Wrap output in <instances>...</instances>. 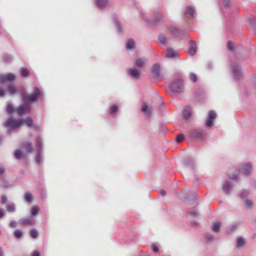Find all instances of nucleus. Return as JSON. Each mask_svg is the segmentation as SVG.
I'll list each match as a JSON object with an SVG mask.
<instances>
[{"instance_id": "obj_45", "label": "nucleus", "mask_w": 256, "mask_h": 256, "mask_svg": "<svg viewBox=\"0 0 256 256\" xmlns=\"http://www.w3.org/2000/svg\"><path fill=\"white\" fill-rule=\"evenodd\" d=\"M214 238V236L212 234L207 233L206 234V239L207 242L212 241Z\"/></svg>"}, {"instance_id": "obj_22", "label": "nucleus", "mask_w": 256, "mask_h": 256, "mask_svg": "<svg viewBox=\"0 0 256 256\" xmlns=\"http://www.w3.org/2000/svg\"><path fill=\"white\" fill-rule=\"evenodd\" d=\"M195 12V8L192 6H188L186 8V10L184 13L185 16L189 15L190 17H194V13Z\"/></svg>"}, {"instance_id": "obj_56", "label": "nucleus", "mask_w": 256, "mask_h": 256, "mask_svg": "<svg viewBox=\"0 0 256 256\" xmlns=\"http://www.w3.org/2000/svg\"><path fill=\"white\" fill-rule=\"evenodd\" d=\"M228 48L230 50H232V49H233V46H232V42L230 41H228Z\"/></svg>"}, {"instance_id": "obj_32", "label": "nucleus", "mask_w": 256, "mask_h": 256, "mask_svg": "<svg viewBox=\"0 0 256 256\" xmlns=\"http://www.w3.org/2000/svg\"><path fill=\"white\" fill-rule=\"evenodd\" d=\"M245 242V240L242 236H239L236 239V246L238 248L242 246Z\"/></svg>"}, {"instance_id": "obj_33", "label": "nucleus", "mask_w": 256, "mask_h": 256, "mask_svg": "<svg viewBox=\"0 0 256 256\" xmlns=\"http://www.w3.org/2000/svg\"><path fill=\"white\" fill-rule=\"evenodd\" d=\"M33 199L32 195L29 192H26L24 194V200L28 202H30Z\"/></svg>"}, {"instance_id": "obj_28", "label": "nucleus", "mask_w": 256, "mask_h": 256, "mask_svg": "<svg viewBox=\"0 0 256 256\" xmlns=\"http://www.w3.org/2000/svg\"><path fill=\"white\" fill-rule=\"evenodd\" d=\"M16 110L14 108L12 102L10 101L7 102L6 111L8 114H11L13 112Z\"/></svg>"}, {"instance_id": "obj_62", "label": "nucleus", "mask_w": 256, "mask_h": 256, "mask_svg": "<svg viewBox=\"0 0 256 256\" xmlns=\"http://www.w3.org/2000/svg\"><path fill=\"white\" fill-rule=\"evenodd\" d=\"M0 256H4V250L1 246H0Z\"/></svg>"}, {"instance_id": "obj_48", "label": "nucleus", "mask_w": 256, "mask_h": 256, "mask_svg": "<svg viewBox=\"0 0 256 256\" xmlns=\"http://www.w3.org/2000/svg\"><path fill=\"white\" fill-rule=\"evenodd\" d=\"M0 198H1V200H0V203L2 204H5L6 202L8 201V198L6 195L2 196L0 197Z\"/></svg>"}, {"instance_id": "obj_54", "label": "nucleus", "mask_w": 256, "mask_h": 256, "mask_svg": "<svg viewBox=\"0 0 256 256\" xmlns=\"http://www.w3.org/2000/svg\"><path fill=\"white\" fill-rule=\"evenodd\" d=\"M152 250L154 252H158L159 250H158V248L156 244H152Z\"/></svg>"}, {"instance_id": "obj_16", "label": "nucleus", "mask_w": 256, "mask_h": 256, "mask_svg": "<svg viewBox=\"0 0 256 256\" xmlns=\"http://www.w3.org/2000/svg\"><path fill=\"white\" fill-rule=\"evenodd\" d=\"M194 162L192 158H184L182 162V164L188 168H190L191 169H193L194 166Z\"/></svg>"}, {"instance_id": "obj_23", "label": "nucleus", "mask_w": 256, "mask_h": 256, "mask_svg": "<svg viewBox=\"0 0 256 256\" xmlns=\"http://www.w3.org/2000/svg\"><path fill=\"white\" fill-rule=\"evenodd\" d=\"M3 61L5 63H10L13 60V56L8 54H4L2 56Z\"/></svg>"}, {"instance_id": "obj_61", "label": "nucleus", "mask_w": 256, "mask_h": 256, "mask_svg": "<svg viewBox=\"0 0 256 256\" xmlns=\"http://www.w3.org/2000/svg\"><path fill=\"white\" fill-rule=\"evenodd\" d=\"M160 195L162 196H164L166 194V192L164 190H161L160 191Z\"/></svg>"}, {"instance_id": "obj_60", "label": "nucleus", "mask_w": 256, "mask_h": 256, "mask_svg": "<svg viewBox=\"0 0 256 256\" xmlns=\"http://www.w3.org/2000/svg\"><path fill=\"white\" fill-rule=\"evenodd\" d=\"M6 92H4L2 90L0 89V96L2 97V96H4V95L5 94Z\"/></svg>"}, {"instance_id": "obj_50", "label": "nucleus", "mask_w": 256, "mask_h": 256, "mask_svg": "<svg viewBox=\"0 0 256 256\" xmlns=\"http://www.w3.org/2000/svg\"><path fill=\"white\" fill-rule=\"evenodd\" d=\"M245 204L248 208H250L252 206V202L251 200L247 199L245 201Z\"/></svg>"}, {"instance_id": "obj_64", "label": "nucleus", "mask_w": 256, "mask_h": 256, "mask_svg": "<svg viewBox=\"0 0 256 256\" xmlns=\"http://www.w3.org/2000/svg\"><path fill=\"white\" fill-rule=\"evenodd\" d=\"M2 140V136H0V142H1Z\"/></svg>"}, {"instance_id": "obj_35", "label": "nucleus", "mask_w": 256, "mask_h": 256, "mask_svg": "<svg viewBox=\"0 0 256 256\" xmlns=\"http://www.w3.org/2000/svg\"><path fill=\"white\" fill-rule=\"evenodd\" d=\"M6 210L8 212H14L16 210V205L12 203L11 204H8L6 205Z\"/></svg>"}, {"instance_id": "obj_21", "label": "nucleus", "mask_w": 256, "mask_h": 256, "mask_svg": "<svg viewBox=\"0 0 256 256\" xmlns=\"http://www.w3.org/2000/svg\"><path fill=\"white\" fill-rule=\"evenodd\" d=\"M112 20L114 24H116L118 32H122V28L117 16L115 15L113 16Z\"/></svg>"}, {"instance_id": "obj_15", "label": "nucleus", "mask_w": 256, "mask_h": 256, "mask_svg": "<svg viewBox=\"0 0 256 256\" xmlns=\"http://www.w3.org/2000/svg\"><path fill=\"white\" fill-rule=\"evenodd\" d=\"M127 72L128 74L131 76L132 78L137 79L140 78V73L139 71L135 68H128L127 70Z\"/></svg>"}, {"instance_id": "obj_44", "label": "nucleus", "mask_w": 256, "mask_h": 256, "mask_svg": "<svg viewBox=\"0 0 256 256\" xmlns=\"http://www.w3.org/2000/svg\"><path fill=\"white\" fill-rule=\"evenodd\" d=\"M1 181H3V182L0 184V186L2 187L6 188L10 186V184L9 182L5 180L4 178V180H1Z\"/></svg>"}, {"instance_id": "obj_63", "label": "nucleus", "mask_w": 256, "mask_h": 256, "mask_svg": "<svg viewBox=\"0 0 256 256\" xmlns=\"http://www.w3.org/2000/svg\"><path fill=\"white\" fill-rule=\"evenodd\" d=\"M35 128H36V130H39V129H40V126H35Z\"/></svg>"}, {"instance_id": "obj_1", "label": "nucleus", "mask_w": 256, "mask_h": 256, "mask_svg": "<svg viewBox=\"0 0 256 256\" xmlns=\"http://www.w3.org/2000/svg\"><path fill=\"white\" fill-rule=\"evenodd\" d=\"M36 150V162L37 164L39 165L42 159L41 154L42 152L43 148V142L42 138L40 136H38L36 137L35 140Z\"/></svg>"}, {"instance_id": "obj_37", "label": "nucleus", "mask_w": 256, "mask_h": 256, "mask_svg": "<svg viewBox=\"0 0 256 256\" xmlns=\"http://www.w3.org/2000/svg\"><path fill=\"white\" fill-rule=\"evenodd\" d=\"M22 120L29 127H31L33 126V120L30 117H27L24 120Z\"/></svg>"}, {"instance_id": "obj_39", "label": "nucleus", "mask_w": 256, "mask_h": 256, "mask_svg": "<svg viewBox=\"0 0 256 256\" xmlns=\"http://www.w3.org/2000/svg\"><path fill=\"white\" fill-rule=\"evenodd\" d=\"M14 236L17 238H20L22 236V232L21 230L16 229L14 232Z\"/></svg>"}, {"instance_id": "obj_38", "label": "nucleus", "mask_w": 256, "mask_h": 256, "mask_svg": "<svg viewBox=\"0 0 256 256\" xmlns=\"http://www.w3.org/2000/svg\"><path fill=\"white\" fill-rule=\"evenodd\" d=\"M21 75L24 77H26L29 75V71L26 68H22L20 70Z\"/></svg>"}, {"instance_id": "obj_27", "label": "nucleus", "mask_w": 256, "mask_h": 256, "mask_svg": "<svg viewBox=\"0 0 256 256\" xmlns=\"http://www.w3.org/2000/svg\"><path fill=\"white\" fill-rule=\"evenodd\" d=\"M108 4L107 0H96V6L100 8H104Z\"/></svg>"}, {"instance_id": "obj_34", "label": "nucleus", "mask_w": 256, "mask_h": 256, "mask_svg": "<svg viewBox=\"0 0 256 256\" xmlns=\"http://www.w3.org/2000/svg\"><path fill=\"white\" fill-rule=\"evenodd\" d=\"M24 154L21 152L20 150H18L14 152V158L18 160L21 159L23 158Z\"/></svg>"}, {"instance_id": "obj_8", "label": "nucleus", "mask_w": 256, "mask_h": 256, "mask_svg": "<svg viewBox=\"0 0 256 256\" xmlns=\"http://www.w3.org/2000/svg\"><path fill=\"white\" fill-rule=\"evenodd\" d=\"M163 17L162 10L160 8L155 9L153 18L150 22L151 24L154 25L158 24L162 20Z\"/></svg>"}, {"instance_id": "obj_25", "label": "nucleus", "mask_w": 256, "mask_h": 256, "mask_svg": "<svg viewBox=\"0 0 256 256\" xmlns=\"http://www.w3.org/2000/svg\"><path fill=\"white\" fill-rule=\"evenodd\" d=\"M160 64H155L152 66V72L156 77L160 76Z\"/></svg>"}, {"instance_id": "obj_24", "label": "nucleus", "mask_w": 256, "mask_h": 256, "mask_svg": "<svg viewBox=\"0 0 256 256\" xmlns=\"http://www.w3.org/2000/svg\"><path fill=\"white\" fill-rule=\"evenodd\" d=\"M146 62V59L144 58H139L136 60L135 64L136 66L142 68L144 66Z\"/></svg>"}, {"instance_id": "obj_18", "label": "nucleus", "mask_w": 256, "mask_h": 256, "mask_svg": "<svg viewBox=\"0 0 256 256\" xmlns=\"http://www.w3.org/2000/svg\"><path fill=\"white\" fill-rule=\"evenodd\" d=\"M238 226V223L235 222L227 226L226 228V232L230 234L236 230Z\"/></svg>"}, {"instance_id": "obj_5", "label": "nucleus", "mask_w": 256, "mask_h": 256, "mask_svg": "<svg viewBox=\"0 0 256 256\" xmlns=\"http://www.w3.org/2000/svg\"><path fill=\"white\" fill-rule=\"evenodd\" d=\"M189 134L192 138L202 140L205 137L206 131L202 129L193 128L190 130Z\"/></svg>"}, {"instance_id": "obj_51", "label": "nucleus", "mask_w": 256, "mask_h": 256, "mask_svg": "<svg viewBox=\"0 0 256 256\" xmlns=\"http://www.w3.org/2000/svg\"><path fill=\"white\" fill-rule=\"evenodd\" d=\"M228 176L230 178L234 180H237L238 178V174H230L229 173H228Z\"/></svg>"}, {"instance_id": "obj_36", "label": "nucleus", "mask_w": 256, "mask_h": 256, "mask_svg": "<svg viewBox=\"0 0 256 256\" xmlns=\"http://www.w3.org/2000/svg\"><path fill=\"white\" fill-rule=\"evenodd\" d=\"M220 222L212 223V229L214 232H218L220 230Z\"/></svg>"}, {"instance_id": "obj_53", "label": "nucleus", "mask_w": 256, "mask_h": 256, "mask_svg": "<svg viewBox=\"0 0 256 256\" xmlns=\"http://www.w3.org/2000/svg\"><path fill=\"white\" fill-rule=\"evenodd\" d=\"M17 225V222L14 220H11L9 224V226L11 228H15Z\"/></svg>"}, {"instance_id": "obj_10", "label": "nucleus", "mask_w": 256, "mask_h": 256, "mask_svg": "<svg viewBox=\"0 0 256 256\" xmlns=\"http://www.w3.org/2000/svg\"><path fill=\"white\" fill-rule=\"evenodd\" d=\"M252 169V166L251 162H248L244 164L242 168H239V171L244 175H249Z\"/></svg>"}, {"instance_id": "obj_41", "label": "nucleus", "mask_w": 256, "mask_h": 256, "mask_svg": "<svg viewBox=\"0 0 256 256\" xmlns=\"http://www.w3.org/2000/svg\"><path fill=\"white\" fill-rule=\"evenodd\" d=\"M30 234L33 238H36L38 236V232L35 228H32L30 230Z\"/></svg>"}, {"instance_id": "obj_14", "label": "nucleus", "mask_w": 256, "mask_h": 256, "mask_svg": "<svg viewBox=\"0 0 256 256\" xmlns=\"http://www.w3.org/2000/svg\"><path fill=\"white\" fill-rule=\"evenodd\" d=\"M233 186L232 184L228 181L226 180L222 186V190L223 192L227 194H230V190Z\"/></svg>"}, {"instance_id": "obj_12", "label": "nucleus", "mask_w": 256, "mask_h": 256, "mask_svg": "<svg viewBox=\"0 0 256 256\" xmlns=\"http://www.w3.org/2000/svg\"><path fill=\"white\" fill-rule=\"evenodd\" d=\"M196 42L193 40H190L188 42V53L191 56H194L196 52Z\"/></svg>"}, {"instance_id": "obj_59", "label": "nucleus", "mask_w": 256, "mask_h": 256, "mask_svg": "<svg viewBox=\"0 0 256 256\" xmlns=\"http://www.w3.org/2000/svg\"><path fill=\"white\" fill-rule=\"evenodd\" d=\"M32 256H40V253L38 250L33 252Z\"/></svg>"}, {"instance_id": "obj_26", "label": "nucleus", "mask_w": 256, "mask_h": 256, "mask_svg": "<svg viewBox=\"0 0 256 256\" xmlns=\"http://www.w3.org/2000/svg\"><path fill=\"white\" fill-rule=\"evenodd\" d=\"M158 39L159 42L164 46H166L167 44V39L165 36L163 34H158Z\"/></svg>"}, {"instance_id": "obj_40", "label": "nucleus", "mask_w": 256, "mask_h": 256, "mask_svg": "<svg viewBox=\"0 0 256 256\" xmlns=\"http://www.w3.org/2000/svg\"><path fill=\"white\" fill-rule=\"evenodd\" d=\"M16 92V88L12 85H8V92L11 94H14Z\"/></svg>"}, {"instance_id": "obj_29", "label": "nucleus", "mask_w": 256, "mask_h": 256, "mask_svg": "<svg viewBox=\"0 0 256 256\" xmlns=\"http://www.w3.org/2000/svg\"><path fill=\"white\" fill-rule=\"evenodd\" d=\"M118 110V106L116 104L111 106L109 108V114L111 116H114Z\"/></svg>"}, {"instance_id": "obj_19", "label": "nucleus", "mask_w": 256, "mask_h": 256, "mask_svg": "<svg viewBox=\"0 0 256 256\" xmlns=\"http://www.w3.org/2000/svg\"><path fill=\"white\" fill-rule=\"evenodd\" d=\"M19 222L20 224H22L24 226H27V225L32 226L34 224V220L32 218H21Z\"/></svg>"}, {"instance_id": "obj_42", "label": "nucleus", "mask_w": 256, "mask_h": 256, "mask_svg": "<svg viewBox=\"0 0 256 256\" xmlns=\"http://www.w3.org/2000/svg\"><path fill=\"white\" fill-rule=\"evenodd\" d=\"M249 192L247 190H243L240 191L239 196L242 198H245L248 194Z\"/></svg>"}, {"instance_id": "obj_2", "label": "nucleus", "mask_w": 256, "mask_h": 256, "mask_svg": "<svg viewBox=\"0 0 256 256\" xmlns=\"http://www.w3.org/2000/svg\"><path fill=\"white\" fill-rule=\"evenodd\" d=\"M22 122V120H16L10 118L4 123V126L8 128V132L10 133L13 130L20 127Z\"/></svg>"}, {"instance_id": "obj_4", "label": "nucleus", "mask_w": 256, "mask_h": 256, "mask_svg": "<svg viewBox=\"0 0 256 256\" xmlns=\"http://www.w3.org/2000/svg\"><path fill=\"white\" fill-rule=\"evenodd\" d=\"M170 88L174 94H179L184 90V82L181 79L173 80L170 86Z\"/></svg>"}, {"instance_id": "obj_9", "label": "nucleus", "mask_w": 256, "mask_h": 256, "mask_svg": "<svg viewBox=\"0 0 256 256\" xmlns=\"http://www.w3.org/2000/svg\"><path fill=\"white\" fill-rule=\"evenodd\" d=\"M16 78V75L11 72L6 74H0V83L4 84L7 81L14 80Z\"/></svg>"}, {"instance_id": "obj_6", "label": "nucleus", "mask_w": 256, "mask_h": 256, "mask_svg": "<svg viewBox=\"0 0 256 256\" xmlns=\"http://www.w3.org/2000/svg\"><path fill=\"white\" fill-rule=\"evenodd\" d=\"M231 70L233 76L236 80H241L242 78V74L240 66L238 64L233 62L231 64Z\"/></svg>"}, {"instance_id": "obj_46", "label": "nucleus", "mask_w": 256, "mask_h": 256, "mask_svg": "<svg viewBox=\"0 0 256 256\" xmlns=\"http://www.w3.org/2000/svg\"><path fill=\"white\" fill-rule=\"evenodd\" d=\"M188 214L190 215L192 217H196L198 216V214L195 209H192L190 210L188 212Z\"/></svg>"}, {"instance_id": "obj_49", "label": "nucleus", "mask_w": 256, "mask_h": 256, "mask_svg": "<svg viewBox=\"0 0 256 256\" xmlns=\"http://www.w3.org/2000/svg\"><path fill=\"white\" fill-rule=\"evenodd\" d=\"M190 80L193 82H196L197 80L196 76L194 73H191L190 74Z\"/></svg>"}, {"instance_id": "obj_3", "label": "nucleus", "mask_w": 256, "mask_h": 256, "mask_svg": "<svg viewBox=\"0 0 256 256\" xmlns=\"http://www.w3.org/2000/svg\"><path fill=\"white\" fill-rule=\"evenodd\" d=\"M41 95L40 90L38 87H34V91L30 94L24 96L22 99L24 102H33L36 101Z\"/></svg>"}, {"instance_id": "obj_7", "label": "nucleus", "mask_w": 256, "mask_h": 256, "mask_svg": "<svg viewBox=\"0 0 256 256\" xmlns=\"http://www.w3.org/2000/svg\"><path fill=\"white\" fill-rule=\"evenodd\" d=\"M170 31L176 38H178L180 39L186 38L188 33V32L184 30L179 29L174 26L170 27Z\"/></svg>"}, {"instance_id": "obj_57", "label": "nucleus", "mask_w": 256, "mask_h": 256, "mask_svg": "<svg viewBox=\"0 0 256 256\" xmlns=\"http://www.w3.org/2000/svg\"><path fill=\"white\" fill-rule=\"evenodd\" d=\"M5 215L4 211L3 209L0 208V218H3Z\"/></svg>"}, {"instance_id": "obj_58", "label": "nucleus", "mask_w": 256, "mask_h": 256, "mask_svg": "<svg viewBox=\"0 0 256 256\" xmlns=\"http://www.w3.org/2000/svg\"><path fill=\"white\" fill-rule=\"evenodd\" d=\"M207 68L208 69L210 70L213 68V64L211 62H209L207 64Z\"/></svg>"}, {"instance_id": "obj_31", "label": "nucleus", "mask_w": 256, "mask_h": 256, "mask_svg": "<svg viewBox=\"0 0 256 256\" xmlns=\"http://www.w3.org/2000/svg\"><path fill=\"white\" fill-rule=\"evenodd\" d=\"M135 46V42L134 40L130 39L128 40L126 44V47L128 50H132L134 48Z\"/></svg>"}, {"instance_id": "obj_11", "label": "nucleus", "mask_w": 256, "mask_h": 256, "mask_svg": "<svg viewBox=\"0 0 256 256\" xmlns=\"http://www.w3.org/2000/svg\"><path fill=\"white\" fill-rule=\"evenodd\" d=\"M17 113L19 116H21L25 112H29L30 111V107L28 104L26 102H24V104H21L16 109Z\"/></svg>"}, {"instance_id": "obj_30", "label": "nucleus", "mask_w": 256, "mask_h": 256, "mask_svg": "<svg viewBox=\"0 0 256 256\" xmlns=\"http://www.w3.org/2000/svg\"><path fill=\"white\" fill-rule=\"evenodd\" d=\"M24 147L27 152H31L34 150L32 144L30 142H26L24 144Z\"/></svg>"}, {"instance_id": "obj_55", "label": "nucleus", "mask_w": 256, "mask_h": 256, "mask_svg": "<svg viewBox=\"0 0 256 256\" xmlns=\"http://www.w3.org/2000/svg\"><path fill=\"white\" fill-rule=\"evenodd\" d=\"M223 5L224 8H228L230 5V0H223Z\"/></svg>"}, {"instance_id": "obj_47", "label": "nucleus", "mask_w": 256, "mask_h": 256, "mask_svg": "<svg viewBox=\"0 0 256 256\" xmlns=\"http://www.w3.org/2000/svg\"><path fill=\"white\" fill-rule=\"evenodd\" d=\"M184 138L182 134H178L176 137V141L177 142H180Z\"/></svg>"}, {"instance_id": "obj_52", "label": "nucleus", "mask_w": 256, "mask_h": 256, "mask_svg": "<svg viewBox=\"0 0 256 256\" xmlns=\"http://www.w3.org/2000/svg\"><path fill=\"white\" fill-rule=\"evenodd\" d=\"M142 110L144 112H147L148 111V106L146 104H144L142 106Z\"/></svg>"}, {"instance_id": "obj_13", "label": "nucleus", "mask_w": 256, "mask_h": 256, "mask_svg": "<svg viewBox=\"0 0 256 256\" xmlns=\"http://www.w3.org/2000/svg\"><path fill=\"white\" fill-rule=\"evenodd\" d=\"M216 114L214 110H210L208 112V118L205 124L207 126H212L214 120L216 118Z\"/></svg>"}, {"instance_id": "obj_43", "label": "nucleus", "mask_w": 256, "mask_h": 256, "mask_svg": "<svg viewBox=\"0 0 256 256\" xmlns=\"http://www.w3.org/2000/svg\"><path fill=\"white\" fill-rule=\"evenodd\" d=\"M39 210H40V208L38 206H33L31 210V212H30L32 216L36 215L38 214Z\"/></svg>"}, {"instance_id": "obj_17", "label": "nucleus", "mask_w": 256, "mask_h": 256, "mask_svg": "<svg viewBox=\"0 0 256 256\" xmlns=\"http://www.w3.org/2000/svg\"><path fill=\"white\" fill-rule=\"evenodd\" d=\"M192 114V108L189 106H186L182 112V116L185 119L189 118L190 117Z\"/></svg>"}, {"instance_id": "obj_20", "label": "nucleus", "mask_w": 256, "mask_h": 256, "mask_svg": "<svg viewBox=\"0 0 256 256\" xmlns=\"http://www.w3.org/2000/svg\"><path fill=\"white\" fill-rule=\"evenodd\" d=\"M178 56V53L176 51L171 48H168L166 57L170 58H177Z\"/></svg>"}]
</instances>
